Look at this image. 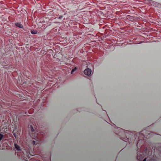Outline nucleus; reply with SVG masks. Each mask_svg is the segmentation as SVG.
<instances>
[{
	"label": "nucleus",
	"mask_w": 161,
	"mask_h": 161,
	"mask_svg": "<svg viewBox=\"0 0 161 161\" xmlns=\"http://www.w3.org/2000/svg\"><path fill=\"white\" fill-rule=\"evenodd\" d=\"M84 72L86 75L89 76L91 74L92 70L91 69L88 68L84 70Z\"/></svg>",
	"instance_id": "1"
},
{
	"label": "nucleus",
	"mask_w": 161,
	"mask_h": 161,
	"mask_svg": "<svg viewBox=\"0 0 161 161\" xmlns=\"http://www.w3.org/2000/svg\"><path fill=\"white\" fill-rule=\"evenodd\" d=\"M143 156H142V153H137V158L140 161H141L143 158Z\"/></svg>",
	"instance_id": "2"
},
{
	"label": "nucleus",
	"mask_w": 161,
	"mask_h": 161,
	"mask_svg": "<svg viewBox=\"0 0 161 161\" xmlns=\"http://www.w3.org/2000/svg\"><path fill=\"white\" fill-rule=\"evenodd\" d=\"M14 145H15V148L17 150H18V151L20 150V148L19 145H17L16 144H14Z\"/></svg>",
	"instance_id": "3"
},
{
	"label": "nucleus",
	"mask_w": 161,
	"mask_h": 161,
	"mask_svg": "<svg viewBox=\"0 0 161 161\" xmlns=\"http://www.w3.org/2000/svg\"><path fill=\"white\" fill-rule=\"evenodd\" d=\"M19 28H22L23 27V25L20 23H16L15 24Z\"/></svg>",
	"instance_id": "4"
},
{
	"label": "nucleus",
	"mask_w": 161,
	"mask_h": 161,
	"mask_svg": "<svg viewBox=\"0 0 161 161\" xmlns=\"http://www.w3.org/2000/svg\"><path fill=\"white\" fill-rule=\"evenodd\" d=\"M31 33L32 34H36L37 33V31L36 30H32L31 31Z\"/></svg>",
	"instance_id": "5"
},
{
	"label": "nucleus",
	"mask_w": 161,
	"mask_h": 161,
	"mask_svg": "<svg viewBox=\"0 0 161 161\" xmlns=\"http://www.w3.org/2000/svg\"><path fill=\"white\" fill-rule=\"evenodd\" d=\"M150 3H151L152 4H153V5L155 6H156V4H158V3H156L151 1L150 2Z\"/></svg>",
	"instance_id": "6"
},
{
	"label": "nucleus",
	"mask_w": 161,
	"mask_h": 161,
	"mask_svg": "<svg viewBox=\"0 0 161 161\" xmlns=\"http://www.w3.org/2000/svg\"><path fill=\"white\" fill-rule=\"evenodd\" d=\"M37 141H32V144L33 145H35L36 144V142H37V144L38 143V142H37Z\"/></svg>",
	"instance_id": "7"
},
{
	"label": "nucleus",
	"mask_w": 161,
	"mask_h": 161,
	"mask_svg": "<svg viewBox=\"0 0 161 161\" xmlns=\"http://www.w3.org/2000/svg\"><path fill=\"white\" fill-rule=\"evenodd\" d=\"M30 128H31V131H34V130L33 129V127L32 125H30Z\"/></svg>",
	"instance_id": "8"
},
{
	"label": "nucleus",
	"mask_w": 161,
	"mask_h": 161,
	"mask_svg": "<svg viewBox=\"0 0 161 161\" xmlns=\"http://www.w3.org/2000/svg\"><path fill=\"white\" fill-rule=\"evenodd\" d=\"M76 69V68L75 67L74 69H72V71H71V73L72 74L73 73V72H74Z\"/></svg>",
	"instance_id": "9"
},
{
	"label": "nucleus",
	"mask_w": 161,
	"mask_h": 161,
	"mask_svg": "<svg viewBox=\"0 0 161 161\" xmlns=\"http://www.w3.org/2000/svg\"><path fill=\"white\" fill-rule=\"evenodd\" d=\"M3 137V135L2 134H0V140H1Z\"/></svg>",
	"instance_id": "10"
},
{
	"label": "nucleus",
	"mask_w": 161,
	"mask_h": 161,
	"mask_svg": "<svg viewBox=\"0 0 161 161\" xmlns=\"http://www.w3.org/2000/svg\"><path fill=\"white\" fill-rule=\"evenodd\" d=\"M14 136L16 138V137H16V135L15 134V133H14Z\"/></svg>",
	"instance_id": "11"
},
{
	"label": "nucleus",
	"mask_w": 161,
	"mask_h": 161,
	"mask_svg": "<svg viewBox=\"0 0 161 161\" xmlns=\"http://www.w3.org/2000/svg\"><path fill=\"white\" fill-rule=\"evenodd\" d=\"M146 158H145V159H144V160H143V161H146Z\"/></svg>",
	"instance_id": "12"
},
{
	"label": "nucleus",
	"mask_w": 161,
	"mask_h": 161,
	"mask_svg": "<svg viewBox=\"0 0 161 161\" xmlns=\"http://www.w3.org/2000/svg\"><path fill=\"white\" fill-rule=\"evenodd\" d=\"M62 18V17L60 16V17H59V18L61 19Z\"/></svg>",
	"instance_id": "13"
}]
</instances>
